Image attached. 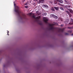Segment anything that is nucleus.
Returning a JSON list of instances; mask_svg holds the SVG:
<instances>
[{
  "mask_svg": "<svg viewBox=\"0 0 73 73\" xmlns=\"http://www.w3.org/2000/svg\"><path fill=\"white\" fill-rule=\"evenodd\" d=\"M32 17L33 18H34V19H36V20H37V19H39L40 18L41 16H39L36 17H35V15L33 14V15L32 16Z\"/></svg>",
  "mask_w": 73,
  "mask_h": 73,
  "instance_id": "2",
  "label": "nucleus"
},
{
  "mask_svg": "<svg viewBox=\"0 0 73 73\" xmlns=\"http://www.w3.org/2000/svg\"><path fill=\"white\" fill-rule=\"evenodd\" d=\"M58 2H59V3H63V1H62V0H59Z\"/></svg>",
  "mask_w": 73,
  "mask_h": 73,
  "instance_id": "10",
  "label": "nucleus"
},
{
  "mask_svg": "<svg viewBox=\"0 0 73 73\" xmlns=\"http://www.w3.org/2000/svg\"><path fill=\"white\" fill-rule=\"evenodd\" d=\"M64 29H60V31H61V32H62L64 31Z\"/></svg>",
  "mask_w": 73,
  "mask_h": 73,
  "instance_id": "13",
  "label": "nucleus"
},
{
  "mask_svg": "<svg viewBox=\"0 0 73 73\" xmlns=\"http://www.w3.org/2000/svg\"><path fill=\"white\" fill-rule=\"evenodd\" d=\"M61 25V27H62V25Z\"/></svg>",
  "mask_w": 73,
  "mask_h": 73,
  "instance_id": "29",
  "label": "nucleus"
},
{
  "mask_svg": "<svg viewBox=\"0 0 73 73\" xmlns=\"http://www.w3.org/2000/svg\"><path fill=\"white\" fill-rule=\"evenodd\" d=\"M28 3L25 4V5H28Z\"/></svg>",
  "mask_w": 73,
  "mask_h": 73,
  "instance_id": "21",
  "label": "nucleus"
},
{
  "mask_svg": "<svg viewBox=\"0 0 73 73\" xmlns=\"http://www.w3.org/2000/svg\"><path fill=\"white\" fill-rule=\"evenodd\" d=\"M39 13V11H37L36 12V13H37V14H38V13Z\"/></svg>",
  "mask_w": 73,
  "mask_h": 73,
  "instance_id": "18",
  "label": "nucleus"
},
{
  "mask_svg": "<svg viewBox=\"0 0 73 73\" xmlns=\"http://www.w3.org/2000/svg\"><path fill=\"white\" fill-rule=\"evenodd\" d=\"M44 16H46V15H47V14L46 13H44Z\"/></svg>",
  "mask_w": 73,
  "mask_h": 73,
  "instance_id": "24",
  "label": "nucleus"
},
{
  "mask_svg": "<svg viewBox=\"0 0 73 73\" xmlns=\"http://www.w3.org/2000/svg\"><path fill=\"white\" fill-rule=\"evenodd\" d=\"M43 5V6L44 7H45V8H48V6H47V5Z\"/></svg>",
  "mask_w": 73,
  "mask_h": 73,
  "instance_id": "15",
  "label": "nucleus"
},
{
  "mask_svg": "<svg viewBox=\"0 0 73 73\" xmlns=\"http://www.w3.org/2000/svg\"><path fill=\"white\" fill-rule=\"evenodd\" d=\"M54 25V24H50L49 27H50V30H53L54 29V28L53 27V26Z\"/></svg>",
  "mask_w": 73,
  "mask_h": 73,
  "instance_id": "3",
  "label": "nucleus"
},
{
  "mask_svg": "<svg viewBox=\"0 0 73 73\" xmlns=\"http://www.w3.org/2000/svg\"><path fill=\"white\" fill-rule=\"evenodd\" d=\"M73 24V20L72 19H71V21L70 23L69 24L70 25H72Z\"/></svg>",
  "mask_w": 73,
  "mask_h": 73,
  "instance_id": "6",
  "label": "nucleus"
},
{
  "mask_svg": "<svg viewBox=\"0 0 73 73\" xmlns=\"http://www.w3.org/2000/svg\"><path fill=\"white\" fill-rule=\"evenodd\" d=\"M35 1H37V0H35Z\"/></svg>",
  "mask_w": 73,
  "mask_h": 73,
  "instance_id": "31",
  "label": "nucleus"
},
{
  "mask_svg": "<svg viewBox=\"0 0 73 73\" xmlns=\"http://www.w3.org/2000/svg\"><path fill=\"white\" fill-rule=\"evenodd\" d=\"M57 1H59V0H56Z\"/></svg>",
  "mask_w": 73,
  "mask_h": 73,
  "instance_id": "27",
  "label": "nucleus"
},
{
  "mask_svg": "<svg viewBox=\"0 0 73 73\" xmlns=\"http://www.w3.org/2000/svg\"><path fill=\"white\" fill-rule=\"evenodd\" d=\"M44 1V0H39V2L40 3H42V2L43 1Z\"/></svg>",
  "mask_w": 73,
  "mask_h": 73,
  "instance_id": "9",
  "label": "nucleus"
},
{
  "mask_svg": "<svg viewBox=\"0 0 73 73\" xmlns=\"http://www.w3.org/2000/svg\"><path fill=\"white\" fill-rule=\"evenodd\" d=\"M66 12L67 13V14H68V15H69V16L70 17H71V16H72V15L69 12V11H66Z\"/></svg>",
  "mask_w": 73,
  "mask_h": 73,
  "instance_id": "5",
  "label": "nucleus"
},
{
  "mask_svg": "<svg viewBox=\"0 0 73 73\" xmlns=\"http://www.w3.org/2000/svg\"><path fill=\"white\" fill-rule=\"evenodd\" d=\"M60 9L62 11H64V8H63L62 7H60Z\"/></svg>",
  "mask_w": 73,
  "mask_h": 73,
  "instance_id": "12",
  "label": "nucleus"
},
{
  "mask_svg": "<svg viewBox=\"0 0 73 73\" xmlns=\"http://www.w3.org/2000/svg\"><path fill=\"white\" fill-rule=\"evenodd\" d=\"M69 35V34L68 33H65V35Z\"/></svg>",
  "mask_w": 73,
  "mask_h": 73,
  "instance_id": "20",
  "label": "nucleus"
},
{
  "mask_svg": "<svg viewBox=\"0 0 73 73\" xmlns=\"http://www.w3.org/2000/svg\"><path fill=\"white\" fill-rule=\"evenodd\" d=\"M43 21L45 23H47V22L48 21V19L46 17H43Z\"/></svg>",
  "mask_w": 73,
  "mask_h": 73,
  "instance_id": "4",
  "label": "nucleus"
},
{
  "mask_svg": "<svg viewBox=\"0 0 73 73\" xmlns=\"http://www.w3.org/2000/svg\"><path fill=\"white\" fill-rule=\"evenodd\" d=\"M7 66V65H6V64H4L3 65V67L4 68L5 67H6V66Z\"/></svg>",
  "mask_w": 73,
  "mask_h": 73,
  "instance_id": "17",
  "label": "nucleus"
},
{
  "mask_svg": "<svg viewBox=\"0 0 73 73\" xmlns=\"http://www.w3.org/2000/svg\"><path fill=\"white\" fill-rule=\"evenodd\" d=\"M69 33H72V31H68Z\"/></svg>",
  "mask_w": 73,
  "mask_h": 73,
  "instance_id": "22",
  "label": "nucleus"
},
{
  "mask_svg": "<svg viewBox=\"0 0 73 73\" xmlns=\"http://www.w3.org/2000/svg\"><path fill=\"white\" fill-rule=\"evenodd\" d=\"M7 31V35H9V34H8V33H9V31Z\"/></svg>",
  "mask_w": 73,
  "mask_h": 73,
  "instance_id": "26",
  "label": "nucleus"
},
{
  "mask_svg": "<svg viewBox=\"0 0 73 73\" xmlns=\"http://www.w3.org/2000/svg\"><path fill=\"white\" fill-rule=\"evenodd\" d=\"M68 10L70 13H73V11L71 9H69Z\"/></svg>",
  "mask_w": 73,
  "mask_h": 73,
  "instance_id": "7",
  "label": "nucleus"
},
{
  "mask_svg": "<svg viewBox=\"0 0 73 73\" xmlns=\"http://www.w3.org/2000/svg\"><path fill=\"white\" fill-rule=\"evenodd\" d=\"M51 17H54V15L53 14H51L50 15Z\"/></svg>",
  "mask_w": 73,
  "mask_h": 73,
  "instance_id": "11",
  "label": "nucleus"
},
{
  "mask_svg": "<svg viewBox=\"0 0 73 73\" xmlns=\"http://www.w3.org/2000/svg\"><path fill=\"white\" fill-rule=\"evenodd\" d=\"M54 3L55 4H57V1H55V2H54Z\"/></svg>",
  "mask_w": 73,
  "mask_h": 73,
  "instance_id": "23",
  "label": "nucleus"
},
{
  "mask_svg": "<svg viewBox=\"0 0 73 73\" xmlns=\"http://www.w3.org/2000/svg\"><path fill=\"white\" fill-rule=\"evenodd\" d=\"M32 15V13H29V15H30V16H31Z\"/></svg>",
  "mask_w": 73,
  "mask_h": 73,
  "instance_id": "19",
  "label": "nucleus"
},
{
  "mask_svg": "<svg viewBox=\"0 0 73 73\" xmlns=\"http://www.w3.org/2000/svg\"><path fill=\"white\" fill-rule=\"evenodd\" d=\"M25 8H27L28 7V6H25Z\"/></svg>",
  "mask_w": 73,
  "mask_h": 73,
  "instance_id": "25",
  "label": "nucleus"
},
{
  "mask_svg": "<svg viewBox=\"0 0 73 73\" xmlns=\"http://www.w3.org/2000/svg\"><path fill=\"white\" fill-rule=\"evenodd\" d=\"M54 9H56V10L57 11H58V10L59 9V8L56 7H54Z\"/></svg>",
  "mask_w": 73,
  "mask_h": 73,
  "instance_id": "8",
  "label": "nucleus"
},
{
  "mask_svg": "<svg viewBox=\"0 0 73 73\" xmlns=\"http://www.w3.org/2000/svg\"><path fill=\"white\" fill-rule=\"evenodd\" d=\"M51 10H52V11H55V10L54 9V8H53V7H52L51 9Z\"/></svg>",
  "mask_w": 73,
  "mask_h": 73,
  "instance_id": "14",
  "label": "nucleus"
},
{
  "mask_svg": "<svg viewBox=\"0 0 73 73\" xmlns=\"http://www.w3.org/2000/svg\"><path fill=\"white\" fill-rule=\"evenodd\" d=\"M25 0L24 1H23V2H24V1H25V0Z\"/></svg>",
  "mask_w": 73,
  "mask_h": 73,
  "instance_id": "30",
  "label": "nucleus"
},
{
  "mask_svg": "<svg viewBox=\"0 0 73 73\" xmlns=\"http://www.w3.org/2000/svg\"><path fill=\"white\" fill-rule=\"evenodd\" d=\"M14 4L15 7V11L17 13L19 16V18L21 20L25 19V14H23L21 15H20V11H19V7L17 6L16 5V4L15 2H14Z\"/></svg>",
  "mask_w": 73,
  "mask_h": 73,
  "instance_id": "1",
  "label": "nucleus"
},
{
  "mask_svg": "<svg viewBox=\"0 0 73 73\" xmlns=\"http://www.w3.org/2000/svg\"><path fill=\"white\" fill-rule=\"evenodd\" d=\"M71 36H73V33L71 35Z\"/></svg>",
  "mask_w": 73,
  "mask_h": 73,
  "instance_id": "28",
  "label": "nucleus"
},
{
  "mask_svg": "<svg viewBox=\"0 0 73 73\" xmlns=\"http://www.w3.org/2000/svg\"><path fill=\"white\" fill-rule=\"evenodd\" d=\"M54 18H55V19H57L58 17L57 16H55V15H54Z\"/></svg>",
  "mask_w": 73,
  "mask_h": 73,
  "instance_id": "16",
  "label": "nucleus"
}]
</instances>
